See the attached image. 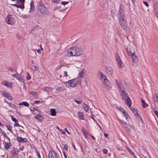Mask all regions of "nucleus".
<instances>
[{
    "instance_id": "nucleus-1",
    "label": "nucleus",
    "mask_w": 158,
    "mask_h": 158,
    "mask_svg": "<svg viewBox=\"0 0 158 158\" xmlns=\"http://www.w3.org/2000/svg\"><path fill=\"white\" fill-rule=\"evenodd\" d=\"M67 52L68 57L77 56L83 55V51L81 47L76 46L68 49Z\"/></svg>"
},
{
    "instance_id": "nucleus-2",
    "label": "nucleus",
    "mask_w": 158,
    "mask_h": 158,
    "mask_svg": "<svg viewBox=\"0 0 158 158\" xmlns=\"http://www.w3.org/2000/svg\"><path fill=\"white\" fill-rule=\"evenodd\" d=\"M38 10L42 15L45 16L48 15V10L43 4L39 3L37 6Z\"/></svg>"
},
{
    "instance_id": "nucleus-3",
    "label": "nucleus",
    "mask_w": 158,
    "mask_h": 158,
    "mask_svg": "<svg viewBox=\"0 0 158 158\" xmlns=\"http://www.w3.org/2000/svg\"><path fill=\"white\" fill-rule=\"evenodd\" d=\"M118 18L121 27L124 30L127 29V26L126 20V17H118Z\"/></svg>"
},
{
    "instance_id": "nucleus-4",
    "label": "nucleus",
    "mask_w": 158,
    "mask_h": 158,
    "mask_svg": "<svg viewBox=\"0 0 158 158\" xmlns=\"http://www.w3.org/2000/svg\"><path fill=\"white\" fill-rule=\"evenodd\" d=\"M70 80L67 82H65V85L67 87H75L77 82L74 80Z\"/></svg>"
},
{
    "instance_id": "nucleus-5",
    "label": "nucleus",
    "mask_w": 158,
    "mask_h": 158,
    "mask_svg": "<svg viewBox=\"0 0 158 158\" xmlns=\"http://www.w3.org/2000/svg\"><path fill=\"white\" fill-rule=\"evenodd\" d=\"M17 3H19V4H12L14 6L17 7V8H19L21 9L24 8V2L25 0H16Z\"/></svg>"
},
{
    "instance_id": "nucleus-6",
    "label": "nucleus",
    "mask_w": 158,
    "mask_h": 158,
    "mask_svg": "<svg viewBox=\"0 0 158 158\" xmlns=\"http://www.w3.org/2000/svg\"><path fill=\"white\" fill-rule=\"evenodd\" d=\"M103 84L109 90L112 88V84L109 80H103Z\"/></svg>"
},
{
    "instance_id": "nucleus-7",
    "label": "nucleus",
    "mask_w": 158,
    "mask_h": 158,
    "mask_svg": "<svg viewBox=\"0 0 158 158\" xmlns=\"http://www.w3.org/2000/svg\"><path fill=\"white\" fill-rule=\"evenodd\" d=\"M127 51L129 55H132L135 53L134 48L130 45L127 47Z\"/></svg>"
},
{
    "instance_id": "nucleus-8",
    "label": "nucleus",
    "mask_w": 158,
    "mask_h": 158,
    "mask_svg": "<svg viewBox=\"0 0 158 158\" xmlns=\"http://www.w3.org/2000/svg\"><path fill=\"white\" fill-rule=\"evenodd\" d=\"M5 20L7 24L11 25L14 24L15 21L14 18L10 17L9 15H7Z\"/></svg>"
},
{
    "instance_id": "nucleus-9",
    "label": "nucleus",
    "mask_w": 158,
    "mask_h": 158,
    "mask_svg": "<svg viewBox=\"0 0 158 158\" xmlns=\"http://www.w3.org/2000/svg\"><path fill=\"white\" fill-rule=\"evenodd\" d=\"M48 158H59L57 154L54 151H50L48 153Z\"/></svg>"
},
{
    "instance_id": "nucleus-10",
    "label": "nucleus",
    "mask_w": 158,
    "mask_h": 158,
    "mask_svg": "<svg viewBox=\"0 0 158 158\" xmlns=\"http://www.w3.org/2000/svg\"><path fill=\"white\" fill-rule=\"evenodd\" d=\"M125 16L124 14V10L123 7L120 6L118 12V17H122Z\"/></svg>"
},
{
    "instance_id": "nucleus-11",
    "label": "nucleus",
    "mask_w": 158,
    "mask_h": 158,
    "mask_svg": "<svg viewBox=\"0 0 158 158\" xmlns=\"http://www.w3.org/2000/svg\"><path fill=\"white\" fill-rule=\"evenodd\" d=\"M5 136H6V139H7L9 140V142H7V143L4 142V143L5 148L6 150H8L10 146L11 143L10 142V138L8 137L6 135H5Z\"/></svg>"
},
{
    "instance_id": "nucleus-12",
    "label": "nucleus",
    "mask_w": 158,
    "mask_h": 158,
    "mask_svg": "<svg viewBox=\"0 0 158 158\" xmlns=\"http://www.w3.org/2000/svg\"><path fill=\"white\" fill-rule=\"evenodd\" d=\"M2 94L4 97L6 98L9 100H11V99L12 97L10 94L5 91L2 92Z\"/></svg>"
},
{
    "instance_id": "nucleus-13",
    "label": "nucleus",
    "mask_w": 158,
    "mask_h": 158,
    "mask_svg": "<svg viewBox=\"0 0 158 158\" xmlns=\"http://www.w3.org/2000/svg\"><path fill=\"white\" fill-rule=\"evenodd\" d=\"M98 76L99 78H101L102 79H107L106 75L101 72H98Z\"/></svg>"
},
{
    "instance_id": "nucleus-14",
    "label": "nucleus",
    "mask_w": 158,
    "mask_h": 158,
    "mask_svg": "<svg viewBox=\"0 0 158 158\" xmlns=\"http://www.w3.org/2000/svg\"><path fill=\"white\" fill-rule=\"evenodd\" d=\"M35 118L38 119L40 122H42L44 119V118L41 114H37Z\"/></svg>"
},
{
    "instance_id": "nucleus-15",
    "label": "nucleus",
    "mask_w": 158,
    "mask_h": 158,
    "mask_svg": "<svg viewBox=\"0 0 158 158\" xmlns=\"http://www.w3.org/2000/svg\"><path fill=\"white\" fill-rule=\"evenodd\" d=\"M106 72L109 74L111 75L113 73V70L111 67L106 66Z\"/></svg>"
},
{
    "instance_id": "nucleus-16",
    "label": "nucleus",
    "mask_w": 158,
    "mask_h": 158,
    "mask_svg": "<svg viewBox=\"0 0 158 158\" xmlns=\"http://www.w3.org/2000/svg\"><path fill=\"white\" fill-rule=\"evenodd\" d=\"M125 100V103L126 104L130 107L131 106V102L129 96L127 97Z\"/></svg>"
},
{
    "instance_id": "nucleus-17",
    "label": "nucleus",
    "mask_w": 158,
    "mask_h": 158,
    "mask_svg": "<svg viewBox=\"0 0 158 158\" xmlns=\"http://www.w3.org/2000/svg\"><path fill=\"white\" fill-rule=\"evenodd\" d=\"M11 76L13 77H14L16 79H23V77L21 75H19L18 74H12Z\"/></svg>"
},
{
    "instance_id": "nucleus-18",
    "label": "nucleus",
    "mask_w": 158,
    "mask_h": 158,
    "mask_svg": "<svg viewBox=\"0 0 158 158\" xmlns=\"http://www.w3.org/2000/svg\"><path fill=\"white\" fill-rule=\"evenodd\" d=\"M17 139L18 141L20 142H26L27 141V139L26 138H23L20 137H17Z\"/></svg>"
},
{
    "instance_id": "nucleus-19",
    "label": "nucleus",
    "mask_w": 158,
    "mask_h": 158,
    "mask_svg": "<svg viewBox=\"0 0 158 158\" xmlns=\"http://www.w3.org/2000/svg\"><path fill=\"white\" fill-rule=\"evenodd\" d=\"M121 95L124 100H126L127 96H128V95L127 94H125L124 90H123L121 91Z\"/></svg>"
},
{
    "instance_id": "nucleus-20",
    "label": "nucleus",
    "mask_w": 158,
    "mask_h": 158,
    "mask_svg": "<svg viewBox=\"0 0 158 158\" xmlns=\"http://www.w3.org/2000/svg\"><path fill=\"white\" fill-rule=\"evenodd\" d=\"M2 85L8 87H11V83L8 82L7 81H4L2 82Z\"/></svg>"
},
{
    "instance_id": "nucleus-21",
    "label": "nucleus",
    "mask_w": 158,
    "mask_h": 158,
    "mask_svg": "<svg viewBox=\"0 0 158 158\" xmlns=\"http://www.w3.org/2000/svg\"><path fill=\"white\" fill-rule=\"evenodd\" d=\"M129 55L131 56V58L132 59L134 63H135L137 61L138 58H137V57L135 55L134 53Z\"/></svg>"
},
{
    "instance_id": "nucleus-22",
    "label": "nucleus",
    "mask_w": 158,
    "mask_h": 158,
    "mask_svg": "<svg viewBox=\"0 0 158 158\" xmlns=\"http://www.w3.org/2000/svg\"><path fill=\"white\" fill-rule=\"evenodd\" d=\"M154 7L155 12L158 14V2H156L154 3Z\"/></svg>"
},
{
    "instance_id": "nucleus-23",
    "label": "nucleus",
    "mask_w": 158,
    "mask_h": 158,
    "mask_svg": "<svg viewBox=\"0 0 158 158\" xmlns=\"http://www.w3.org/2000/svg\"><path fill=\"white\" fill-rule=\"evenodd\" d=\"M35 9V7L33 4V2H31V3H30V12L34 11Z\"/></svg>"
},
{
    "instance_id": "nucleus-24",
    "label": "nucleus",
    "mask_w": 158,
    "mask_h": 158,
    "mask_svg": "<svg viewBox=\"0 0 158 158\" xmlns=\"http://www.w3.org/2000/svg\"><path fill=\"white\" fill-rule=\"evenodd\" d=\"M78 116L79 118L82 120L84 119V114L82 112H79L78 113Z\"/></svg>"
},
{
    "instance_id": "nucleus-25",
    "label": "nucleus",
    "mask_w": 158,
    "mask_h": 158,
    "mask_svg": "<svg viewBox=\"0 0 158 158\" xmlns=\"http://www.w3.org/2000/svg\"><path fill=\"white\" fill-rule=\"evenodd\" d=\"M18 152L19 151L18 149L17 148H13L12 151H11L12 153L14 155H17L18 154Z\"/></svg>"
},
{
    "instance_id": "nucleus-26",
    "label": "nucleus",
    "mask_w": 158,
    "mask_h": 158,
    "mask_svg": "<svg viewBox=\"0 0 158 158\" xmlns=\"http://www.w3.org/2000/svg\"><path fill=\"white\" fill-rule=\"evenodd\" d=\"M51 115L55 116L56 115V111L55 109H52L50 110Z\"/></svg>"
},
{
    "instance_id": "nucleus-27",
    "label": "nucleus",
    "mask_w": 158,
    "mask_h": 158,
    "mask_svg": "<svg viewBox=\"0 0 158 158\" xmlns=\"http://www.w3.org/2000/svg\"><path fill=\"white\" fill-rule=\"evenodd\" d=\"M30 94L35 97L36 98H37L39 94L34 91L30 92Z\"/></svg>"
},
{
    "instance_id": "nucleus-28",
    "label": "nucleus",
    "mask_w": 158,
    "mask_h": 158,
    "mask_svg": "<svg viewBox=\"0 0 158 158\" xmlns=\"http://www.w3.org/2000/svg\"><path fill=\"white\" fill-rule=\"evenodd\" d=\"M141 102H142V106L143 108H145L146 107L148 106V105L147 104H146L145 102V101L142 99V98H141Z\"/></svg>"
},
{
    "instance_id": "nucleus-29",
    "label": "nucleus",
    "mask_w": 158,
    "mask_h": 158,
    "mask_svg": "<svg viewBox=\"0 0 158 158\" xmlns=\"http://www.w3.org/2000/svg\"><path fill=\"white\" fill-rule=\"evenodd\" d=\"M121 109H122L123 110V113L124 114V116L125 117L126 119H127L128 118V117H129L127 114V113L126 111L124 109L122 108H121Z\"/></svg>"
},
{
    "instance_id": "nucleus-30",
    "label": "nucleus",
    "mask_w": 158,
    "mask_h": 158,
    "mask_svg": "<svg viewBox=\"0 0 158 158\" xmlns=\"http://www.w3.org/2000/svg\"><path fill=\"white\" fill-rule=\"evenodd\" d=\"M19 105H23L25 106H28L29 105V104L27 102H23L19 104Z\"/></svg>"
},
{
    "instance_id": "nucleus-31",
    "label": "nucleus",
    "mask_w": 158,
    "mask_h": 158,
    "mask_svg": "<svg viewBox=\"0 0 158 158\" xmlns=\"http://www.w3.org/2000/svg\"><path fill=\"white\" fill-rule=\"evenodd\" d=\"M30 111L33 114L35 115V114H38V113H39V111L37 109H36L35 110H33L30 109Z\"/></svg>"
},
{
    "instance_id": "nucleus-32",
    "label": "nucleus",
    "mask_w": 158,
    "mask_h": 158,
    "mask_svg": "<svg viewBox=\"0 0 158 158\" xmlns=\"http://www.w3.org/2000/svg\"><path fill=\"white\" fill-rule=\"evenodd\" d=\"M43 90L48 92H50L52 90L51 88L49 87H44L43 88Z\"/></svg>"
},
{
    "instance_id": "nucleus-33",
    "label": "nucleus",
    "mask_w": 158,
    "mask_h": 158,
    "mask_svg": "<svg viewBox=\"0 0 158 158\" xmlns=\"http://www.w3.org/2000/svg\"><path fill=\"white\" fill-rule=\"evenodd\" d=\"M115 58L117 62L121 60L120 58L117 53H115Z\"/></svg>"
},
{
    "instance_id": "nucleus-34",
    "label": "nucleus",
    "mask_w": 158,
    "mask_h": 158,
    "mask_svg": "<svg viewBox=\"0 0 158 158\" xmlns=\"http://www.w3.org/2000/svg\"><path fill=\"white\" fill-rule=\"evenodd\" d=\"M83 107L85 111L86 112H88L89 109V106L85 104H84Z\"/></svg>"
},
{
    "instance_id": "nucleus-35",
    "label": "nucleus",
    "mask_w": 158,
    "mask_h": 158,
    "mask_svg": "<svg viewBox=\"0 0 158 158\" xmlns=\"http://www.w3.org/2000/svg\"><path fill=\"white\" fill-rule=\"evenodd\" d=\"M127 150L130 152V153L131 155H132L134 157H135V158H137L135 155L134 154V152L132 151L131 150L130 148L127 147Z\"/></svg>"
},
{
    "instance_id": "nucleus-36",
    "label": "nucleus",
    "mask_w": 158,
    "mask_h": 158,
    "mask_svg": "<svg viewBox=\"0 0 158 158\" xmlns=\"http://www.w3.org/2000/svg\"><path fill=\"white\" fill-rule=\"evenodd\" d=\"M79 76L81 77V78H84L85 77V74L82 71H81V72L79 73Z\"/></svg>"
},
{
    "instance_id": "nucleus-37",
    "label": "nucleus",
    "mask_w": 158,
    "mask_h": 158,
    "mask_svg": "<svg viewBox=\"0 0 158 158\" xmlns=\"http://www.w3.org/2000/svg\"><path fill=\"white\" fill-rule=\"evenodd\" d=\"M125 128L126 129V131L127 132L130 131L131 127L129 125H127Z\"/></svg>"
},
{
    "instance_id": "nucleus-38",
    "label": "nucleus",
    "mask_w": 158,
    "mask_h": 158,
    "mask_svg": "<svg viewBox=\"0 0 158 158\" xmlns=\"http://www.w3.org/2000/svg\"><path fill=\"white\" fill-rule=\"evenodd\" d=\"M117 62H118L117 65H118V67L120 68H121L122 67V62L121 61V60H120V61H118Z\"/></svg>"
},
{
    "instance_id": "nucleus-39",
    "label": "nucleus",
    "mask_w": 158,
    "mask_h": 158,
    "mask_svg": "<svg viewBox=\"0 0 158 158\" xmlns=\"http://www.w3.org/2000/svg\"><path fill=\"white\" fill-rule=\"evenodd\" d=\"M82 132L83 134L85 135H86L88 134V133L87 132V131L85 129H83L82 130Z\"/></svg>"
},
{
    "instance_id": "nucleus-40",
    "label": "nucleus",
    "mask_w": 158,
    "mask_h": 158,
    "mask_svg": "<svg viewBox=\"0 0 158 158\" xmlns=\"http://www.w3.org/2000/svg\"><path fill=\"white\" fill-rule=\"evenodd\" d=\"M91 118L94 120V121L97 123L96 120L95 119V118H94V115L93 114H91ZM97 123V124L98 125V126H99L100 128V129H101V127L99 126V124H98V123Z\"/></svg>"
},
{
    "instance_id": "nucleus-41",
    "label": "nucleus",
    "mask_w": 158,
    "mask_h": 158,
    "mask_svg": "<svg viewBox=\"0 0 158 158\" xmlns=\"http://www.w3.org/2000/svg\"><path fill=\"white\" fill-rule=\"evenodd\" d=\"M74 101L76 102L78 105H80L81 104V102L82 101V100H81V101H78L77 99H75Z\"/></svg>"
},
{
    "instance_id": "nucleus-42",
    "label": "nucleus",
    "mask_w": 158,
    "mask_h": 158,
    "mask_svg": "<svg viewBox=\"0 0 158 158\" xmlns=\"http://www.w3.org/2000/svg\"><path fill=\"white\" fill-rule=\"evenodd\" d=\"M121 123H122L124 127H125L127 125V123L126 122L123 121H121Z\"/></svg>"
},
{
    "instance_id": "nucleus-43",
    "label": "nucleus",
    "mask_w": 158,
    "mask_h": 158,
    "mask_svg": "<svg viewBox=\"0 0 158 158\" xmlns=\"http://www.w3.org/2000/svg\"><path fill=\"white\" fill-rule=\"evenodd\" d=\"M69 3V2H61V4L62 5H65L67 4H68Z\"/></svg>"
},
{
    "instance_id": "nucleus-44",
    "label": "nucleus",
    "mask_w": 158,
    "mask_h": 158,
    "mask_svg": "<svg viewBox=\"0 0 158 158\" xmlns=\"http://www.w3.org/2000/svg\"><path fill=\"white\" fill-rule=\"evenodd\" d=\"M11 119L15 123V122H18V121L15 118L13 117L12 116H11Z\"/></svg>"
},
{
    "instance_id": "nucleus-45",
    "label": "nucleus",
    "mask_w": 158,
    "mask_h": 158,
    "mask_svg": "<svg viewBox=\"0 0 158 158\" xmlns=\"http://www.w3.org/2000/svg\"><path fill=\"white\" fill-rule=\"evenodd\" d=\"M61 89V87H57L56 88V90L59 92H60V90Z\"/></svg>"
},
{
    "instance_id": "nucleus-46",
    "label": "nucleus",
    "mask_w": 158,
    "mask_h": 158,
    "mask_svg": "<svg viewBox=\"0 0 158 158\" xmlns=\"http://www.w3.org/2000/svg\"><path fill=\"white\" fill-rule=\"evenodd\" d=\"M64 148L67 151H68V146L67 144L64 145Z\"/></svg>"
},
{
    "instance_id": "nucleus-47",
    "label": "nucleus",
    "mask_w": 158,
    "mask_h": 158,
    "mask_svg": "<svg viewBox=\"0 0 158 158\" xmlns=\"http://www.w3.org/2000/svg\"><path fill=\"white\" fill-rule=\"evenodd\" d=\"M155 114L156 115L157 118H158V112L156 110H154L153 111Z\"/></svg>"
},
{
    "instance_id": "nucleus-48",
    "label": "nucleus",
    "mask_w": 158,
    "mask_h": 158,
    "mask_svg": "<svg viewBox=\"0 0 158 158\" xmlns=\"http://www.w3.org/2000/svg\"><path fill=\"white\" fill-rule=\"evenodd\" d=\"M14 126L15 127H19L20 126V125L18 123V122H15V124L14 125Z\"/></svg>"
},
{
    "instance_id": "nucleus-49",
    "label": "nucleus",
    "mask_w": 158,
    "mask_h": 158,
    "mask_svg": "<svg viewBox=\"0 0 158 158\" xmlns=\"http://www.w3.org/2000/svg\"><path fill=\"white\" fill-rule=\"evenodd\" d=\"M116 80V81L117 83V86H118L119 88H121V84L120 83H118V81H117V80Z\"/></svg>"
},
{
    "instance_id": "nucleus-50",
    "label": "nucleus",
    "mask_w": 158,
    "mask_h": 158,
    "mask_svg": "<svg viewBox=\"0 0 158 158\" xmlns=\"http://www.w3.org/2000/svg\"><path fill=\"white\" fill-rule=\"evenodd\" d=\"M143 2L146 6H147V7H148V4L147 2L143 1Z\"/></svg>"
},
{
    "instance_id": "nucleus-51",
    "label": "nucleus",
    "mask_w": 158,
    "mask_h": 158,
    "mask_svg": "<svg viewBox=\"0 0 158 158\" xmlns=\"http://www.w3.org/2000/svg\"><path fill=\"white\" fill-rule=\"evenodd\" d=\"M103 152L104 153L106 154L107 152V150L106 149H104L103 150Z\"/></svg>"
},
{
    "instance_id": "nucleus-52",
    "label": "nucleus",
    "mask_w": 158,
    "mask_h": 158,
    "mask_svg": "<svg viewBox=\"0 0 158 158\" xmlns=\"http://www.w3.org/2000/svg\"><path fill=\"white\" fill-rule=\"evenodd\" d=\"M132 111L133 112H136L138 111V110H137V109L136 108H134L132 110Z\"/></svg>"
},
{
    "instance_id": "nucleus-53",
    "label": "nucleus",
    "mask_w": 158,
    "mask_h": 158,
    "mask_svg": "<svg viewBox=\"0 0 158 158\" xmlns=\"http://www.w3.org/2000/svg\"><path fill=\"white\" fill-rule=\"evenodd\" d=\"M136 114L140 118H141V119L142 120V117H141V116L140 115H139L138 113V111L137 112H136Z\"/></svg>"
},
{
    "instance_id": "nucleus-54",
    "label": "nucleus",
    "mask_w": 158,
    "mask_h": 158,
    "mask_svg": "<svg viewBox=\"0 0 158 158\" xmlns=\"http://www.w3.org/2000/svg\"><path fill=\"white\" fill-rule=\"evenodd\" d=\"M16 36L18 38H19L21 37V35L19 33H16Z\"/></svg>"
},
{
    "instance_id": "nucleus-55",
    "label": "nucleus",
    "mask_w": 158,
    "mask_h": 158,
    "mask_svg": "<svg viewBox=\"0 0 158 158\" xmlns=\"http://www.w3.org/2000/svg\"><path fill=\"white\" fill-rule=\"evenodd\" d=\"M40 102V101L39 100H36L34 101V103L38 104Z\"/></svg>"
},
{
    "instance_id": "nucleus-56",
    "label": "nucleus",
    "mask_w": 158,
    "mask_h": 158,
    "mask_svg": "<svg viewBox=\"0 0 158 158\" xmlns=\"http://www.w3.org/2000/svg\"><path fill=\"white\" fill-rule=\"evenodd\" d=\"M155 96L156 99V102H158V93L155 95Z\"/></svg>"
},
{
    "instance_id": "nucleus-57",
    "label": "nucleus",
    "mask_w": 158,
    "mask_h": 158,
    "mask_svg": "<svg viewBox=\"0 0 158 158\" xmlns=\"http://www.w3.org/2000/svg\"><path fill=\"white\" fill-rule=\"evenodd\" d=\"M7 129L11 132H12L11 128L10 127H7Z\"/></svg>"
},
{
    "instance_id": "nucleus-58",
    "label": "nucleus",
    "mask_w": 158,
    "mask_h": 158,
    "mask_svg": "<svg viewBox=\"0 0 158 158\" xmlns=\"http://www.w3.org/2000/svg\"><path fill=\"white\" fill-rule=\"evenodd\" d=\"M64 130L66 131L69 134H70V133L69 132V131L67 130L66 128L64 129Z\"/></svg>"
},
{
    "instance_id": "nucleus-59",
    "label": "nucleus",
    "mask_w": 158,
    "mask_h": 158,
    "mask_svg": "<svg viewBox=\"0 0 158 158\" xmlns=\"http://www.w3.org/2000/svg\"><path fill=\"white\" fill-rule=\"evenodd\" d=\"M59 1L60 0H54L53 2L54 3H58Z\"/></svg>"
},
{
    "instance_id": "nucleus-60",
    "label": "nucleus",
    "mask_w": 158,
    "mask_h": 158,
    "mask_svg": "<svg viewBox=\"0 0 158 158\" xmlns=\"http://www.w3.org/2000/svg\"><path fill=\"white\" fill-rule=\"evenodd\" d=\"M90 135V137H91V138H92V139H93L94 140H95V137H94L92 135Z\"/></svg>"
},
{
    "instance_id": "nucleus-61",
    "label": "nucleus",
    "mask_w": 158,
    "mask_h": 158,
    "mask_svg": "<svg viewBox=\"0 0 158 158\" xmlns=\"http://www.w3.org/2000/svg\"><path fill=\"white\" fill-rule=\"evenodd\" d=\"M42 50L40 49H38L37 50V52L39 53L40 54L41 53V52Z\"/></svg>"
},
{
    "instance_id": "nucleus-62",
    "label": "nucleus",
    "mask_w": 158,
    "mask_h": 158,
    "mask_svg": "<svg viewBox=\"0 0 158 158\" xmlns=\"http://www.w3.org/2000/svg\"><path fill=\"white\" fill-rule=\"evenodd\" d=\"M34 68H35V70L37 71H39V68L38 67H37L35 66H34Z\"/></svg>"
},
{
    "instance_id": "nucleus-63",
    "label": "nucleus",
    "mask_w": 158,
    "mask_h": 158,
    "mask_svg": "<svg viewBox=\"0 0 158 158\" xmlns=\"http://www.w3.org/2000/svg\"><path fill=\"white\" fill-rule=\"evenodd\" d=\"M63 154H64V158H67V155H66L65 153L64 152H63Z\"/></svg>"
},
{
    "instance_id": "nucleus-64",
    "label": "nucleus",
    "mask_w": 158,
    "mask_h": 158,
    "mask_svg": "<svg viewBox=\"0 0 158 158\" xmlns=\"http://www.w3.org/2000/svg\"><path fill=\"white\" fill-rule=\"evenodd\" d=\"M104 136L106 137V138L108 136V134H106V133H104Z\"/></svg>"
}]
</instances>
